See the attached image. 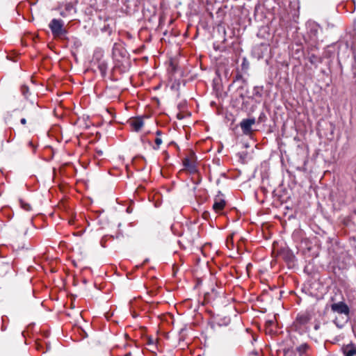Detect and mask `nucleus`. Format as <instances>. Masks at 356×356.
<instances>
[{"mask_svg":"<svg viewBox=\"0 0 356 356\" xmlns=\"http://www.w3.org/2000/svg\"><path fill=\"white\" fill-rule=\"evenodd\" d=\"M112 55L115 62L114 69L119 70L120 73L127 72L130 67V63L126 56V50L118 43H115L112 49Z\"/></svg>","mask_w":356,"mask_h":356,"instance_id":"1","label":"nucleus"},{"mask_svg":"<svg viewBox=\"0 0 356 356\" xmlns=\"http://www.w3.org/2000/svg\"><path fill=\"white\" fill-rule=\"evenodd\" d=\"M20 122L22 124L25 125L26 124V118H23L20 120Z\"/></svg>","mask_w":356,"mask_h":356,"instance_id":"25","label":"nucleus"},{"mask_svg":"<svg viewBox=\"0 0 356 356\" xmlns=\"http://www.w3.org/2000/svg\"><path fill=\"white\" fill-rule=\"evenodd\" d=\"M54 38H63L67 33V31L64 27V22L60 19H52L49 24Z\"/></svg>","mask_w":356,"mask_h":356,"instance_id":"3","label":"nucleus"},{"mask_svg":"<svg viewBox=\"0 0 356 356\" xmlns=\"http://www.w3.org/2000/svg\"><path fill=\"white\" fill-rule=\"evenodd\" d=\"M259 89L260 88L259 86H255L254 87V89H253V94L254 96L256 97H261L262 96V94L261 92L259 91Z\"/></svg>","mask_w":356,"mask_h":356,"instance_id":"17","label":"nucleus"},{"mask_svg":"<svg viewBox=\"0 0 356 356\" xmlns=\"http://www.w3.org/2000/svg\"><path fill=\"white\" fill-rule=\"evenodd\" d=\"M129 124L131 129L135 131H139L144 125V122L142 118H136L129 121Z\"/></svg>","mask_w":356,"mask_h":356,"instance_id":"8","label":"nucleus"},{"mask_svg":"<svg viewBox=\"0 0 356 356\" xmlns=\"http://www.w3.org/2000/svg\"><path fill=\"white\" fill-rule=\"evenodd\" d=\"M309 60L311 63L314 64L316 61H318V58L314 54H312L309 58Z\"/></svg>","mask_w":356,"mask_h":356,"instance_id":"19","label":"nucleus"},{"mask_svg":"<svg viewBox=\"0 0 356 356\" xmlns=\"http://www.w3.org/2000/svg\"><path fill=\"white\" fill-rule=\"evenodd\" d=\"M13 139L10 138V137H9V138L6 140L7 143H10Z\"/></svg>","mask_w":356,"mask_h":356,"instance_id":"28","label":"nucleus"},{"mask_svg":"<svg viewBox=\"0 0 356 356\" xmlns=\"http://www.w3.org/2000/svg\"><path fill=\"white\" fill-rule=\"evenodd\" d=\"M242 70H246L248 68V63L247 62L246 59L244 58L243 61L241 65Z\"/></svg>","mask_w":356,"mask_h":356,"instance_id":"21","label":"nucleus"},{"mask_svg":"<svg viewBox=\"0 0 356 356\" xmlns=\"http://www.w3.org/2000/svg\"><path fill=\"white\" fill-rule=\"evenodd\" d=\"M330 308L333 312H336L339 314H346L348 316L350 313V309L344 302L333 303L331 305Z\"/></svg>","mask_w":356,"mask_h":356,"instance_id":"5","label":"nucleus"},{"mask_svg":"<svg viewBox=\"0 0 356 356\" xmlns=\"http://www.w3.org/2000/svg\"><path fill=\"white\" fill-rule=\"evenodd\" d=\"M238 80H243V81H245V79H243V75L241 74H240V73H238L235 76L234 81H238Z\"/></svg>","mask_w":356,"mask_h":356,"instance_id":"22","label":"nucleus"},{"mask_svg":"<svg viewBox=\"0 0 356 356\" xmlns=\"http://www.w3.org/2000/svg\"><path fill=\"white\" fill-rule=\"evenodd\" d=\"M156 348V344H155V346H151V348Z\"/></svg>","mask_w":356,"mask_h":356,"instance_id":"30","label":"nucleus"},{"mask_svg":"<svg viewBox=\"0 0 356 356\" xmlns=\"http://www.w3.org/2000/svg\"><path fill=\"white\" fill-rule=\"evenodd\" d=\"M310 346L307 343H303L298 346L296 350L298 353L299 356H308V352L310 350Z\"/></svg>","mask_w":356,"mask_h":356,"instance_id":"11","label":"nucleus"},{"mask_svg":"<svg viewBox=\"0 0 356 356\" xmlns=\"http://www.w3.org/2000/svg\"><path fill=\"white\" fill-rule=\"evenodd\" d=\"M345 356H356V346L350 343L342 348Z\"/></svg>","mask_w":356,"mask_h":356,"instance_id":"10","label":"nucleus"},{"mask_svg":"<svg viewBox=\"0 0 356 356\" xmlns=\"http://www.w3.org/2000/svg\"><path fill=\"white\" fill-rule=\"evenodd\" d=\"M29 145L30 147H31L34 148V145H33V142H32V141H29Z\"/></svg>","mask_w":356,"mask_h":356,"instance_id":"27","label":"nucleus"},{"mask_svg":"<svg viewBox=\"0 0 356 356\" xmlns=\"http://www.w3.org/2000/svg\"><path fill=\"white\" fill-rule=\"evenodd\" d=\"M254 123L255 119L254 118L243 119L240 122V127L242 130L243 134L246 136L252 134L253 131L252 126L254 124Z\"/></svg>","mask_w":356,"mask_h":356,"instance_id":"4","label":"nucleus"},{"mask_svg":"<svg viewBox=\"0 0 356 356\" xmlns=\"http://www.w3.org/2000/svg\"><path fill=\"white\" fill-rule=\"evenodd\" d=\"M91 2L93 1L94 6L101 5L103 4L106 0H90Z\"/></svg>","mask_w":356,"mask_h":356,"instance_id":"20","label":"nucleus"},{"mask_svg":"<svg viewBox=\"0 0 356 356\" xmlns=\"http://www.w3.org/2000/svg\"><path fill=\"white\" fill-rule=\"evenodd\" d=\"M91 65L97 68L102 77L106 76L108 67V62L104 58V52L102 50L95 51L91 60Z\"/></svg>","mask_w":356,"mask_h":356,"instance_id":"2","label":"nucleus"},{"mask_svg":"<svg viewBox=\"0 0 356 356\" xmlns=\"http://www.w3.org/2000/svg\"><path fill=\"white\" fill-rule=\"evenodd\" d=\"M157 339L152 337H147L146 344L149 346H155Z\"/></svg>","mask_w":356,"mask_h":356,"instance_id":"15","label":"nucleus"},{"mask_svg":"<svg viewBox=\"0 0 356 356\" xmlns=\"http://www.w3.org/2000/svg\"><path fill=\"white\" fill-rule=\"evenodd\" d=\"M284 260L288 264H293L294 261H295V256H294V254L292 252H289V251H287L284 254Z\"/></svg>","mask_w":356,"mask_h":356,"instance_id":"12","label":"nucleus"},{"mask_svg":"<svg viewBox=\"0 0 356 356\" xmlns=\"http://www.w3.org/2000/svg\"><path fill=\"white\" fill-rule=\"evenodd\" d=\"M67 12L65 11V10L60 11V15L63 17H65L67 16Z\"/></svg>","mask_w":356,"mask_h":356,"instance_id":"24","label":"nucleus"},{"mask_svg":"<svg viewBox=\"0 0 356 356\" xmlns=\"http://www.w3.org/2000/svg\"><path fill=\"white\" fill-rule=\"evenodd\" d=\"M156 134L157 137H159L161 134V131L160 130H157L156 132Z\"/></svg>","mask_w":356,"mask_h":356,"instance_id":"26","label":"nucleus"},{"mask_svg":"<svg viewBox=\"0 0 356 356\" xmlns=\"http://www.w3.org/2000/svg\"><path fill=\"white\" fill-rule=\"evenodd\" d=\"M155 146L153 147L154 149H159L161 144L162 143V139L160 137H156L154 140Z\"/></svg>","mask_w":356,"mask_h":356,"instance_id":"16","label":"nucleus"},{"mask_svg":"<svg viewBox=\"0 0 356 356\" xmlns=\"http://www.w3.org/2000/svg\"><path fill=\"white\" fill-rule=\"evenodd\" d=\"M130 355H131V353H129L126 354L124 356H129Z\"/></svg>","mask_w":356,"mask_h":356,"instance_id":"29","label":"nucleus"},{"mask_svg":"<svg viewBox=\"0 0 356 356\" xmlns=\"http://www.w3.org/2000/svg\"><path fill=\"white\" fill-rule=\"evenodd\" d=\"M226 202L222 197V194L219 193L214 199L213 209L216 213H220L225 207Z\"/></svg>","mask_w":356,"mask_h":356,"instance_id":"6","label":"nucleus"},{"mask_svg":"<svg viewBox=\"0 0 356 356\" xmlns=\"http://www.w3.org/2000/svg\"><path fill=\"white\" fill-rule=\"evenodd\" d=\"M73 9H74V6L72 3H67L65 5V10L66 12L70 13Z\"/></svg>","mask_w":356,"mask_h":356,"instance_id":"18","label":"nucleus"},{"mask_svg":"<svg viewBox=\"0 0 356 356\" xmlns=\"http://www.w3.org/2000/svg\"><path fill=\"white\" fill-rule=\"evenodd\" d=\"M19 202L21 208L23 209L24 211H32V207L29 203L26 202L23 199H19Z\"/></svg>","mask_w":356,"mask_h":356,"instance_id":"13","label":"nucleus"},{"mask_svg":"<svg viewBox=\"0 0 356 356\" xmlns=\"http://www.w3.org/2000/svg\"><path fill=\"white\" fill-rule=\"evenodd\" d=\"M183 165L191 174H195L197 171L195 163L191 161L188 157L184 159Z\"/></svg>","mask_w":356,"mask_h":356,"instance_id":"9","label":"nucleus"},{"mask_svg":"<svg viewBox=\"0 0 356 356\" xmlns=\"http://www.w3.org/2000/svg\"><path fill=\"white\" fill-rule=\"evenodd\" d=\"M318 328V325H316L315 326V329L317 330Z\"/></svg>","mask_w":356,"mask_h":356,"instance_id":"31","label":"nucleus"},{"mask_svg":"<svg viewBox=\"0 0 356 356\" xmlns=\"http://www.w3.org/2000/svg\"><path fill=\"white\" fill-rule=\"evenodd\" d=\"M20 91L22 95L24 97L25 99H28L30 95V90L27 86L22 85L20 88Z\"/></svg>","mask_w":356,"mask_h":356,"instance_id":"14","label":"nucleus"},{"mask_svg":"<svg viewBox=\"0 0 356 356\" xmlns=\"http://www.w3.org/2000/svg\"><path fill=\"white\" fill-rule=\"evenodd\" d=\"M1 330H4L3 325H2Z\"/></svg>","mask_w":356,"mask_h":356,"instance_id":"32","label":"nucleus"},{"mask_svg":"<svg viewBox=\"0 0 356 356\" xmlns=\"http://www.w3.org/2000/svg\"><path fill=\"white\" fill-rule=\"evenodd\" d=\"M312 319V314L309 312H305L302 314H299L296 317V322L300 325H305Z\"/></svg>","mask_w":356,"mask_h":356,"instance_id":"7","label":"nucleus"},{"mask_svg":"<svg viewBox=\"0 0 356 356\" xmlns=\"http://www.w3.org/2000/svg\"><path fill=\"white\" fill-rule=\"evenodd\" d=\"M266 119V115L264 113H261V114L259 115V118H258V122H262L265 120Z\"/></svg>","mask_w":356,"mask_h":356,"instance_id":"23","label":"nucleus"},{"mask_svg":"<svg viewBox=\"0 0 356 356\" xmlns=\"http://www.w3.org/2000/svg\"><path fill=\"white\" fill-rule=\"evenodd\" d=\"M355 213H356V210H355Z\"/></svg>","mask_w":356,"mask_h":356,"instance_id":"33","label":"nucleus"}]
</instances>
